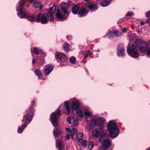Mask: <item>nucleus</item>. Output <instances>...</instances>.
<instances>
[{
	"label": "nucleus",
	"mask_w": 150,
	"mask_h": 150,
	"mask_svg": "<svg viewBox=\"0 0 150 150\" xmlns=\"http://www.w3.org/2000/svg\"><path fill=\"white\" fill-rule=\"evenodd\" d=\"M33 52L34 53L38 54L39 53L38 50L37 48H34L33 51Z\"/></svg>",
	"instance_id": "ea45409f"
},
{
	"label": "nucleus",
	"mask_w": 150,
	"mask_h": 150,
	"mask_svg": "<svg viewBox=\"0 0 150 150\" xmlns=\"http://www.w3.org/2000/svg\"><path fill=\"white\" fill-rule=\"evenodd\" d=\"M27 7H28V8L30 6V5L29 4L28 5L26 6Z\"/></svg>",
	"instance_id": "bf43d9fd"
},
{
	"label": "nucleus",
	"mask_w": 150,
	"mask_h": 150,
	"mask_svg": "<svg viewBox=\"0 0 150 150\" xmlns=\"http://www.w3.org/2000/svg\"><path fill=\"white\" fill-rule=\"evenodd\" d=\"M83 134L82 133H79L77 135V139L78 142H81V140H83Z\"/></svg>",
	"instance_id": "412c9836"
},
{
	"label": "nucleus",
	"mask_w": 150,
	"mask_h": 150,
	"mask_svg": "<svg viewBox=\"0 0 150 150\" xmlns=\"http://www.w3.org/2000/svg\"><path fill=\"white\" fill-rule=\"evenodd\" d=\"M84 115H86V116H89L90 115H91L92 114V113L90 112H89L87 111H86L85 110H84Z\"/></svg>",
	"instance_id": "58836bf2"
},
{
	"label": "nucleus",
	"mask_w": 150,
	"mask_h": 150,
	"mask_svg": "<svg viewBox=\"0 0 150 150\" xmlns=\"http://www.w3.org/2000/svg\"><path fill=\"white\" fill-rule=\"evenodd\" d=\"M51 7L49 9H56L57 8L56 5L54 4H51Z\"/></svg>",
	"instance_id": "c9c22d12"
},
{
	"label": "nucleus",
	"mask_w": 150,
	"mask_h": 150,
	"mask_svg": "<svg viewBox=\"0 0 150 150\" xmlns=\"http://www.w3.org/2000/svg\"><path fill=\"white\" fill-rule=\"evenodd\" d=\"M111 0H104L102 1L100 5L102 7H105L108 6L110 3Z\"/></svg>",
	"instance_id": "a211bd4d"
},
{
	"label": "nucleus",
	"mask_w": 150,
	"mask_h": 150,
	"mask_svg": "<svg viewBox=\"0 0 150 150\" xmlns=\"http://www.w3.org/2000/svg\"><path fill=\"white\" fill-rule=\"evenodd\" d=\"M32 104H33V105H34V104H35V101H33V103H32Z\"/></svg>",
	"instance_id": "13d9d810"
},
{
	"label": "nucleus",
	"mask_w": 150,
	"mask_h": 150,
	"mask_svg": "<svg viewBox=\"0 0 150 150\" xmlns=\"http://www.w3.org/2000/svg\"><path fill=\"white\" fill-rule=\"evenodd\" d=\"M18 15L20 18H24L26 16L27 17L28 16L25 11H20L18 13Z\"/></svg>",
	"instance_id": "5701e85b"
},
{
	"label": "nucleus",
	"mask_w": 150,
	"mask_h": 150,
	"mask_svg": "<svg viewBox=\"0 0 150 150\" xmlns=\"http://www.w3.org/2000/svg\"><path fill=\"white\" fill-rule=\"evenodd\" d=\"M85 55V56H84V58L85 59H86L87 58V57H88V55Z\"/></svg>",
	"instance_id": "4d7b16f0"
},
{
	"label": "nucleus",
	"mask_w": 150,
	"mask_h": 150,
	"mask_svg": "<svg viewBox=\"0 0 150 150\" xmlns=\"http://www.w3.org/2000/svg\"><path fill=\"white\" fill-rule=\"evenodd\" d=\"M80 106V102L77 100H73L71 103V108L72 110H76L79 108Z\"/></svg>",
	"instance_id": "9d476101"
},
{
	"label": "nucleus",
	"mask_w": 150,
	"mask_h": 150,
	"mask_svg": "<svg viewBox=\"0 0 150 150\" xmlns=\"http://www.w3.org/2000/svg\"><path fill=\"white\" fill-rule=\"evenodd\" d=\"M34 0H30L29 2L30 3H33L34 2Z\"/></svg>",
	"instance_id": "6e6d98bb"
},
{
	"label": "nucleus",
	"mask_w": 150,
	"mask_h": 150,
	"mask_svg": "<svg viewBox=\"0 0 150 150\" xmlns=\"http://www.w3.org/2000/svg\"><path fill=\"white\" fill-rule=\"evenodd\" d=\"M72 9H85L84 8H83L80 9L79 6L76 4H74L73 5V8Z\"/></svg>",
	"instance_id": "7c9ffc66"
},
{
	"label": "nucleus",
	"mask_w": 150,
	"mask_h": 150,
	"mask_svg": "<svg viewBox=\"0 0 150 150\" xmlns=\"http://www.w3.org/2000/svg\"><path fill=\"white\" fill-rule=\"evenodd\" d=\"M146 16L147 18L150 17V11L146 13Z\"/></svg>",
	"instance_id": "c03bdc74"
},
{
	"label": "nucleus",
	"mask_w": 150,
	"mask_h": 150,
	"mask_svg": "<svg viewBox=\"0 0 150 150\" xmlns=\"http://www.w3.org/2000/svg\"><path fill=\"white\" fill-rule=\"evenodd\" d=\"M70 132V135H71V138L73 140H74V134L75 133H74L73 132H72L71 131V132Z\"/></svg>",
	"instance_id": "37998d69"
},
{
	"label": "nucleus",
	"mask_w": 150,
	"mask_h": 150,
	"mask_svg": "<svg viewBox=\"0 0 150 150\" xmlns=\"http://www.w3.org/2000/svg\"><path fill=\"white\" fill-rule=\"evenodd\" d=\"M33 6L36 8H39L40 9H42L43 8V6L40 2L34 3Z\"/></svg>",
	"instance_id": "aec40b11"
},
{
	"label": "nucleus",
	"mask_w": 150,
	"mask_h": 150,
	"mask_svg": "<svg viewBox=\"0 0 150 150\" xmlns=\"http://www.w3.org/2000/svg\"><path fill=\"white\" fill-rule=\"evenodd\" d=\"M84 107H82L80 109L79 108L76 110V114L77 116H79L80 117H83V116L84 112Z\"/></svg>",
	"instance_id": "ddd939ff"
},
{
	"label": "nucleus",
	"mask_w": 150,
	"mask_h": 150,
	"mask_svg": "<svg viewBox=\"0 0 150 150\" xmlns=\"http://www.w3.org/2000/svg\"><path fill=\"white\" fill-rule=\"evenodd\" d=\"M53 69V67L52 66L48 67L45 71V74L48 75L51 72Z\"/></svg>",
	"instance_id": "393cba45"
},
{
	"label": "nucleus",
	"mask_w": 150,
	"mask_h": 150,
	"mask_svg": "<svg viewBox=\"0 0 150 150\" xmlns=\"http://www.w3.org/2000/svg\"><path fill=\"white\" fill-rule=\"evenodd\" d=\"M147 46L148 45L146 43L142 42L140 40H137L132 45L128 47L127 52L129 55L136 58L139 56L137 51V47L139 48L141 52H144L146 51Z\"/></svg>",
	"instance_id": "f257e3e1"
},
{
	"label": "nucleus",
	"mask_w": 150,
	"mask_h": 150,
	"mask_svg": "<svg viewBox=\"0 0 150 150\" xmlns=\"http://www.w3.org/2000/svg\"><path fill=\"white\" fill-rule=\"evenodd\" d=\"M25 2V0H20V4L17 7V9H22Z\"/></svg>",
	"instance_id": "4be33fe9"
},
{
	"label": "nucleus",
	"mask_w": 150,
	"mask_h": 150,
	"mask_svg": "<svg viewBox=\"0 0 150 150\" xmlns=\"http://www.w3.org/2000/svg\"><path fill=\"white\" fill-rule=\"evenodd\" d=\"M88 8L91 9H95L98 8L97 4H91L88 6Z\"/></svg>",
	"instance_id": "cd10ccee"
},
{
	"label": "nucleus",
	"mask_w": 150,
	"mask_h": 150,
	"mask_svg": "<svg viewBox=\"0 0 150 150\" xmlns=\"http://www.w3.org/2000/svg\"><path fill=\"white\" fill-rule=\"evenodd\" d=\"M149 26H150V23L149 24Z\"/></svg>",
	"instance_id": "680f3d73"
},
{
	"label": "nucleus",
	"mask_w": 150,
	"mask_h": 150,
	"mask_svg": "<svg viewBox=\"0 0 150 150\" xmlns=\"http://www.w3.org/2000/svg\"><path fill=\"white\" fill-rule=\"evenodd\" d=\"M113 33L114 35L117 37H118L121 35V33L117 30H114L113 31Z\"/></svg>",
	"instance_id": "c85d7f7f"
},
{
	"label": "nucleus",
	"mask_w": 150,
	"mask_h": 150,
	"mask_svg": "<svg viewBox=\"0 0 150 150\" xmlns=\"http://www.w3.org/2000/svg\"><path fill=\"white\" fill-rule=\"evenodd\" d=\"M27 18L28 20L31 22L34 21L38 22L40 21L42 23L45 24L47 23V19L44 13H40L38 16L34 14L27 16Z\"/></svg>",
	"instance_id": "f03ea898"
},
{
	"label": "nucleus",
	"mask_w": 150,
	"mask_h": 150,
	"mask_svg": "<svg viewBox=\"0 0 150 150\" xmlns=\"http://www.w3.org/2000/svg\"><path fill=\"white\" fill-rule=\"evenodd\" d=\"M55 56L56 58L60 59L64 58L65 55L63 53L57 52L55 53Z\"/></svg>",
	"instance_id": "dca6fc26"
},
{
	"label": "nucleus",
	"mask_w": 150,
	"mask_h": 150,
	"mask_svg": "<svg viewBox=\"0 0 150 150\" xmlns=\"http://www.w3.org/2000/svg\"><path fill=\"white\" fill-rule=\"evenodd\" d=\"M99 140L101 143L102 142L103 143L102 147L105 149L108 148L111 145V141L106 137L105 135L101 136Z\"/></svg>",
	"instance_id": "0eeeda50"
},
{
	"label": "nucleus",
	"mask_w": 150,
	"mask_h": 150,
	"mask_svg": "<svg viewBox=\"0 0 150 150\" xmlns=\"http://www.w3.org/2000/svg\"><path fill=\"white\" fill-rule=\"evenodd\" d=\"M90 53V52L89 50H88L85 52V55H88Z\"/></svg>",
	"instance_id": "49530a36"
},
{
	"label": "nucleus",
	"mask_w": 150,
	"mask_h": 150,
	"mask_svg": "<svg viewBox=\"0 0 150 150\" xmlns=\"http://www.w3.org/2000/svg\"><path fill=\"white\" fill-rule=\"evenodd\" d=\"M26 112V114L23 116V121L24 122L26 118V122L28 124L30 122L33 116V108L32 107L28 109Z\"/></svg>",
	"instance_id": "423d86ee"
},
{
	"label": "nucleus",
	"mask_w": 150,
	"mask_h": 150,
	"mask_svg": "<svg viewBox=\"0 0 150 150\" xmlns=\"http://www.w3.org/2000/svg\"><path fill=\"white\" fill-rule=\"evenodd\" d=\"M97 124V119H93L90 121L89 125L91 128H93L96 126H98Z\"/></svg>",
	"instance_id": "2eb2a0df"
},
{
	"label": "nucleus",
	"mask_w": 150,
	"mask_h": 150,
	"mask_svg": "<svg viewBox=\"0 0 150 150\" xmlns=\"http://www.w3.org/2000/svg\"><path fill=\"white\" fill-rule=\"evenodd\" d=\"M69 47V45L67 43H64L63 45L64 50L66 51H67Z\"/></svg>",
	"instance_id": "c756f323"
},
{
	"label": "nucleus",
	"mask_w": 150,
	"mask_h": 150,
	"mask_svg": "<svg viewBox=\"0 0 150 150\" xmlns=\"http://www.w3.org/2000/svg\"><path fill=\"white\" fill-rule=\"evenodd\" d=\"M72 12L74 14L78 13L81 16H85L88 12L87 10H72Z\"/></svg>",
	"instance_id": "f8f14e48"
},
{
	"label": "nucleus",
	"mask_w": 150,
	"mask_h": 150,
	"mask_svg": "<svg viewBox=\"0 0 150 150\" xmlns=\"http://www.w3.org/2000/svg\"><path fill=\"white\" fill-rule=\"evenodd\" d=\"M56 146L59 150H63L64 147V144L59 141L57 140L56 142Z\"/></svg>",
	"instance_id": "4468645a"
},
{
	"label": "nucleus",
	"mask_w": 150,
	"mask_h": 150,
	"mask_svg": "<svg viewBox=\"0 0 150 150\" xmlns=\"http://www.w3.org/2000/svg\"><path fill=\"white\" fill-rule=\"evenodd\" d=\"M55 10H50L47 13L46 15L47 18L46 17L47 21L49 20L51 21H53L54 20V18L53 16L55 12Z\"/></svg>",
	"instance_id": "9b49d317"
},
{
	"label": "nucleus",
	"mask_w": 150,
	"mask_h": 150,
	"mask_svg": "<svg viewBox=\"0 0 150 150\" xmlns=\"http://www.w3.org/2000/svg\"><path fill=\"white\" fill-rule=\"evenodd\" d=\"M70 61L72 64L76 62V59L74 57H72L69 59Z\"/></svg>",
	"instance_id": "f704fd0d"
},
{
	"label": "nucleus",
	"mask_w": 150,
	"mask_h": 150,
	"mask_svg": "<svg viewBox=\"0 0 150 150\" xmlns=\"http://www.w3.org/2000/svg\"><path fill=\"white\" fill-rule=\"evenodd\" d=\"M117 50H118V55L119 57H123L124 56V48L123 44L119 45L117 47Z\"/></svg>",
	"instance_id": "1a4fd4ad"
},
{
	"label": "nucleus",
	"mask_w": 150,
	"mask_h": 150,
	"mask_svg": "<svg viewBox=\"0 0 150 150\" xmlns=\"http://www.w3.org/2000/svg\"><path fill=\"white\" fill-rule=\"evenodd\" d=\"M134 15V13L131 12L129 11L126 14V16L127 17L129 16H133Z\"/></svg>",
	"instance_id": "79ce46f5"
},
{
	"label": "nucleus",
	"mask_w": 150,
	"mask_h": 150,
	"mask_svg": "<svg viewBox=\"0 0 150 150\" xmlns=\"http://www.w3.org/2000/svg\"><path fill=\"white\" fill-rule=\"evenodd\" d=\"M60 115L59 107L58 108L56 112H52L51 115V122L53 125L55 127H57L58 125L57 117L60 116Z\"/></svg>",
	"instance_id": "39448f33"
},
{
	"label": "nucleus",
	"mask_w": 150,
	"mask_h": 150,
	"mask_svg": "<svg viewBox=\"0 0 150 150\" xmlns=\"http://www.w3.org/2000/svg\"><path fill=\"white\" fill-rule=\"evenodd\" d=\"M35 62V59H33L32 60V63L33 64H34Z\"/></svg>",
	"instance_id": "5fc2aeb1"
},
{
	"label": "nucleus",
	"mask_w": 150,
	"mask_h": 150,
	"mask_svg": "<svg viewBox=\"0 0 150 150\" xmlns=\"http://www.w3.org/2000/svg\"><path fill=\"white\" fill-rule=\"evenodd\" d=\"M70 138V135L69 134H67L65 136V139L67 140H68Z\"/></svg>",
	"instance_id": "a18cd8bd"
},
{
	"label": "nucleus",
	"mask_w": 150,
	"mask_h": 150,
	"mask_svg": "<svg viewBox=\"0 0 150 150\" xmlns=\"http://www.w3.org/2000/svg\"><path fill=\"white\" fill-rule=\"evenodd\" d=\"M27 124H24L22 125L21 127H19L18 128V133H21L22 132L24 129L27 127Z\"/></svg>",
	"instance_id": "b1692460"
},
{
	"label": "nucleus",
	"mask_w": 150,
	"mask_h": 150,
	"mask_svg": "<svg viewBox=\"0 0 150 150\" xmlns=\"http://www.w3.org/2000/svg\"><path fill=\"white\" fill-rule=\"evenodd\" d=\"M61 9H67L68 8V5L65 2L62 3L61 4Z\"/></svg>",
	"instance_id": "bb28decb"
},
{
	"label": "nucleus",
	"mask_w": 150,
	"mask_h": 150,
	"mask_svg": "<svg viewBox=\"0 0 150 150\" xmlns=\"http://www.w3.org/2000/svg\"><path fill=\"white\" fill-rule=\"evenodd\" d=\"M93 147V144L92 142H90L88 144V149L90 150H91Z\"/></svg>",
	"instance_id": "4c0bfd02"
},
{
	"label": "nucleus",
	"mask_w": 150,
	"mask_h": 150,
	"mask_svg": "<svg viewBox=\"0 0 150 150\" xmlns=\"http://www.w3.org/2000/svg\"><path fill=\"white\" fill-rule=\"evenodd\" d=\"M71 131L73 132L74 133H75L77 132V130L76 128H72V130H71Z\"/></svg>",
	"instance_id": "de8ad7c7"
},
{
	"label": "nucleus",
	"mask_w": 150,
	"mask_h": 150,
	"mask_svg": "<svg viewBox=\"0 0 150 150\" xmlns=\"http://www.w3.org/2000/svg\"><path fill=\"white\" fill-rule=\"evenodd\" d=\"M145 22H140V23L141 24V25H144V23H145Z\"/></svg>",
	"instance_id": "864d4df0"
},
{
	"label": "nucleus",
	"mask_w": 150,
	"mask_h": 150,
	"mask_svg": "<svg viewBox=\"0 0 150 150\" xmlns=\"http://www.w3.org/2000/svg\"><path fill=\"white\" fill-rule=\"evenodd\" d=\"M66 129L68 132H69L71 131V130L69 128H66Z\"/></svg>",
	"instance_id": "8fccbe9b"
},
{
	"label": "nucleus",
	"mask_w": 150,
	"mask_h": 150,
	"mask_svg": "<svg viewBox=\"0 0 150 150\" xmlns=\"http://www.w3.org/2000/svg\"><path fill=\"white\" fill-rule=\"evenodd\" d=\"M150 150V148H149L147 150Z\"/></svg>",
	"instance_id": "052dcab7"
},
{
	"label": "nucleus",
	"mask_w": 150,
	"mask_h": 150,
	"mask_svg": "<svg viewBox=\"0 0 150 150\" xmlns=\"http://www.w3.org/2000/svg\"><path fill=\"white\" fill-rule=\"evenodd\" d=\"M147 54L148 55L150 56V47L148 49L147 51Z\"/></svg>",
	"instance_id": "09e8293b"
},
{
	"label": "nucleus",
	"mask_w": 150,
	"mask_h": 150,
	"mask_svg": "<svg viewBox=\"0 0 150 150\" xmlns=\"http://www.w3.org/2000/svg\"><path fill=\"white\" fill-rule=\"evenodd\" d=\"M81 142H79L81 143L84 147H86L87 146V144L86 143V141H83V140H81Z\"/></svg>",
	"instance_id": "e433bc0d"
},
{
	"label": "nucleus",
	"mask_w": 150,
	"mask_h": 150,
	"mask_svg": "<svg viewBox=\"0 0 150 150\" xmlns=\"http://www.w3.org/2000/svg\"><path fill=\"white\" fill-rule=\"evenodd\" d=\"M107 128L111 137H116L118 135L119 131L115 122L110 121L108 123Z\"/></svg>",
	"instance_id": "7ed1b4c3"
},
{
	"label": "nucleus",
	"mask_w": 150,
	"mask_h": 150,
	"mask_svg": "<svg viewBox=\"0 0 150 150\" xmlns=\"http://www.w3.org/2000/svg\"><path fill=\"white\" fill-rule=\"evenodd\" d=\"M35 73L36 75L38 76L42 75V73L38 69H36L35 71Z\"/></svg>",
	"instance_id": "72a5a7b5"
},
{
	"label": "nucleus",
	"mask_w": 150,
	"mask_h": 150,
	"mask_svg": "<svg viewBox=\"0 0 150 150\" xmlns=\"http://www.w3.org/2000/svg\"><path fill=\"white\" fill-rule=\"evenodd\" d=\"M73 117H72L71 118V119L69 117H68L67 118V121L68 122L69 124L71 123V120L73 119Z\"/></svg>",
	"instance_id": "a19ab883"
},
{
	"label": "nucleus",
	"mask_w": 150,
	"mask_h": 150,
	"mask_svg": "<svg viewBox=\"0 0 150 150\" xmlns=\"http://www.w3.org/2000/svg\"><path fill=\"white\" fill-rule=\"evenodd\" d=\"M103 127H101L99 129H96L93 130L92 135L94 137H98L103 134Z\"/></svg>",
	"instance_id": "6e6552de"
},
{
	"label": "nucleus",
	"mask_w": 150,
	"mask_h": 150,
	"mask_svg": "<svg viewBox=\"0 0 150 150\" xmlns=\"http://www.w3.org/2000/svg\"><path fill=\"white\" fill-rule=\"evenodd\" d=\"M122 31L123 33H125L127 31V29L125 28H123Z\"/></svg>",
	"instance_id": "603ef678"
},
{
	"label": "nucleus",
	"mask_w": 150,
	"mask_h": 150,
	"mask_svg": "<svg viewBox=\"0 0 150 150\" xmlns=\"http://www.w3.org/2000/svg\"><path fill=\"white\" fill-rule=\"evenodd\" d=\"M146 22L148 23L150 22V18H148L146 20Z\"/></svg>",
	"instance_id": "3c124183"
},
{
	"label": "nucleus",
	"mask_w": 150,
	"mask_h": 150,
	"mask_svg": "<svg viewBox=\"0 0 150 150\" xmlns=\"http://www.w3.org/2000/svg\"><path fill=\"white\" fill-rule=\"evenodd\" d=\"M55 14V19L59 21H63L66 20L67 17L65 15L69 13L67 10H56Z\"/></svg>",
	"instance_id": "20e7f679"
},
{
	"label": "nucleus",
	"mask_w": 150,
	"mask_h": 150,
	"mask_svg": "<svg viewBox=\"0 0 150 150\" xmlns=\"http://www.w3.org/2000/svg\"><path fill=\"white\" fill-rule=\"evenodd\" d=\"M73 122L72 125L74 126H76L79 123L78 120L76 119H74L73 118Z\"/></svg>",
	"instance_id": "473e14b6"
},
{
	"label": "nucleus",
	"mask_w": 150,
	"mask_h": 150,
	"mask_svg": "<svg viewBox=\"0 0 150 150\" xmlns=\"http://www.w3.org/2000/svg\"><path fill=\"white\" fill-rule=\"evenodd\" d=\"M53 133L54 136L55 137H58L60 136L62 133V132L60 130L57 129H54L53 130Z\"/></svg>",
	"instance_id": "6ab92c4d"
},
{
	"label": "nucleus",
	"mask_w": 150,
	"mask_h": 150,
	"mask_svg": "<svg viewBox=\"0 0 150 150\" xmlns=\"http://www.w3.org/2000/svg\"><path fill=\"white\" fill-rule=\"evenodd\" d=\"M98 126H100L103 123L105 119L103 118L97 119Z\"/></svg>",
	"instance_id": "a878e982"
},
{
	"label": "nucleus",
	"mask_w": 150,
	"mask_h": 150,
	"mask_svg": "<svg viewBox=\"0 0 150 150\" xmlns=\"http://www.w3.org/2000/svg\"><path fill=\"white\" fill-rule=\"evenodd\" d=\"M107 36L109 38H112L113 37V35L111 31H109L107 34Z\"/></svg>",
	"instance_id": "2f4dec72"
},
{
	"label": "nucleus",
	"mask_w": 150,
	"mask_h": 150,
	"mask_svg": "<svg viewBox=\"0 0 150 150\" xmlns=\"http://www.w3.org/2000/svg\"><path fill=\"white\" fill-rule=\"evenodd\" d=\"M69 103L68 101H66L64 103V109L67 111V114L69 115L70 113Z\"/></svg>",
	"instance_id": "f3484780"
}]
</instances>
